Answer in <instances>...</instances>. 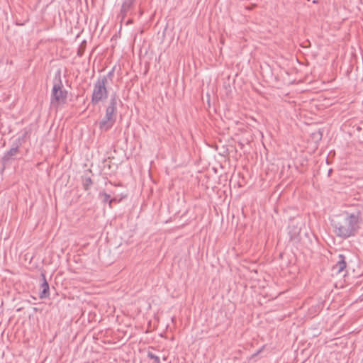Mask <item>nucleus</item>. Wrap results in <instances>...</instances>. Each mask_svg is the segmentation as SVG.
Masks as SVG:
<instances>
[{"instance_id":"7ed1b4c3","label":"nucleus","mask_w":363,"mask_h":363,"mask_svg":"<svg viewBox=\"0 0 363 363\" xmlns=\"http://www.w3.org/2000/svg\"><path fill=\"white\" fill-rule=\"evenodd\" d=\"M117 114V97L116 94L111 96L108 106L106 108L104 118L99 122V127L101 132L109 130L116 123Z\"/></svg>"},{"instance_id":"0eeeda50","label":"nucleus","mask_w":363,"mask_h":363,"mask_svg":"<svg viewBox=\"0 0 363 363\" xmlns=\"http://www.w3.org/2000/svg\"><path fill=\"white\" fill-rule=\"evenodd\" d=\"M42 283L40 284L39 297L43 299L48 298L50 296V287L49 284L45 279L44 274H42Z\"/></svg>"},{"instance_id":"39448f33","label":"nucleus","mask_w":363,"mask_h":363,"mask_svg":"<svg viewBox=\"0 0 363 363\" xmlns=\"http://www.w3.org/2000/svg\"><path fill=\"white\" fill-rule=\"evenodd\" d=\"M136 0H122L121 7L118 18L123 22L125 17L134 13Z\"/></svg>"},{"instance_id":"ddd939ff","label":"nucleus","mask_w":363,"mask_h":363,"mask_svg":"<svg viewBox=\"0 0 363 363\" xmlns=\"http://www.w3.org/2000/svg\"><path fill=\"white\" fill-rule=\"evenodd\" d=\"M133 23V20L132 19H128L127 21V22L125 23L126 25H129V24H132Z\"/></svg>"},{"instance_id":"f257e3e1","label":"nucleus","mask_w":363,"mask_h":363,"mask_svg":"<svg viewBox=\"0 0 363 363\" xmlns=\"http://www.w3.org/2000/svg\"><path fill=\"white\" fill-rule=\"evenodd\" d=\"M362 220L363 206H358L352 211H345L336 216L331 222L335 235L339 238L347 239L357 233Z\"/></svg>"},{"instance_id":"423d86ee","label":"nucleus","mask_w":363,"mask_h":363,"mask_svg":"<svg viewBox=\"0 0 363 363\" xmlns=\"http://www.w3.org/2000/svg\"><path fill=\"white\" fill-rule=\"evenodd\" d=\"M28 132L26 131L23 135L21 138L18 139V143L15 144L9 151L6 152L2 157V161L4 163H6L13 159L19 152V145L21 144L20 141L23 140L24 138H26Z\"/></svg>"},{"instance_id":"9b49d317","label":"nucleus","mask_w":363,"mask_h":363,"mask_svg":"<svg viewBox=\"0 0 363 363\" xmlns=\"http://www.w3.org/2000/svg\"><path fill=\"white\" fill-rule=\"evenodd\" d=\"M103 196H104V202H107V201H108L111 199H110V197H111L110 195L106 194V193H104Z\"/></svg>"},{"instance_id":"f8f14e48","label":"nucleus","mask_w":363,"mask_h":363,"mask_svg":"<svg viewBox=\"0 0 363 363\" xmlns=\"http://www.w3.org/2000/svg\"><path fill=\"white\" fill-rule=\"evenodd\" d=\"M116 201V199H110V200L108 201V204H109V207H110V208H111V207H112V203H113V201Z\"/></svg>"},{"instance_id":"20e7f679","label":"nucleus","mask_w":363,"mask_h":363,"mask_svg":"<svg viewBox=\"0 0 363 363\" xmlns=\"http://www.w3.org/2000/svg\"><path fill=\"white\" fill-rule=\"evenodd\" d=\"M113 75V71L108 72L107 76L103 75L99 77L94 84L91 102L93 105L98 104L100 101H103L107 99L108 91L106 88L108 84V77Z\"/></svg>"},{"instance_id":"6e6552de","label":"nucleus","mask_w":363,"mask_h":363,"mask_svg":"<svg viewBox=\"0 0 363 363\" xmlns=\"http://www.w3.org/2000/svg\"><path fill=\"white\" fill-rule=\"evenodd\" d=\"M339 259L337 263L333 267V271L336 274L342 272L347 267L345 257L343 255H339Z\"/></svg>"},{"instance_id":"1a4fd4ad","label":"nucleus","mask_w":363,"mask_h":363,"mask_svg":"<svg viewBox=\"0 0 363 363\" xmlns=\"http://www.w3.org/2000/svg\"><path fill=\"white\" fill-rule=\"evenodd\" d=\"M92 185V180L90 177L83 178V186L85 190H88Z\"/></svg>"},{"instance_id":"f03ea898","label":"nucleus","mask_w":363,"mask_h":363,"mask_svg":"<svg viewBox=\"0 0 363 363\" xmlns=\"http://www.w3.org/2000/svg\"><path fill=\"white\" fill-rule=\"evenodd\" d=\"M67 91L63 89L60 72L56 74L50 96V106L56 110L67 101Z\"/></svg>"},{"instance_id":"9d476101","label":"nucleus","mask_w":363,"mask_h":363,"mask_svg":"<svg viewBox=\"0 0 363 363\" xmlns=\"http://www.w3.org/2000/svg\"><path fill=\"white\" fill-rule=\"evenodd\" d=\"M148 357L152 359H154L155 362V363H160V357H157V355L152 354V353H149L148 354Z\"/></svg>"}]
</instances>
